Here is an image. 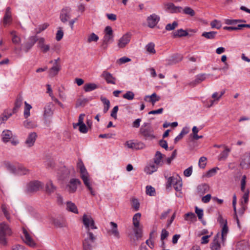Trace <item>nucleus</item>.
Listing matches in <instances>:
<instances>
[{
  "label": "nucleus",
  "instance_id": "obj_4",
  "mask_svg": "<svg viewBox=\"0 0 250 250\" xmlns=\"http://www.w3.org/2000/svg\"><path fill=\"white\" fill-rule=\"evenodd\" d=\"M104 37L102 47L104 49H106L107 48L109 43L113 41V33L112 28L107 26L104 29Z\"/></svg>",
  "mask_w": 250,
  "mask_h": 250
},
{
  "label": "nucleus",
  "instance_id": "obj_12",
  "mask_svg": "<svg viewBox=\"0 0 250 250\" xmlns=\"http://www.w3.org/2000/svg\"><path fill=\"white\" fill-rule=\"evenodd\" d=\"M110 225L111 228L107 231V233L108 234L113 235L114 237L119 239L120 238V234L117 229V224L113 222H111Z\"/></svg>",
  "mask_w": 250,
  "mask_h": 250
},
{
  "label": "nucleus",
  "instance_id": "obj_59",
  "mask_svg": "<svg viewBox=\"0 0 250 250\" xmlns=\"http://www.w3.org/2000/svg\"><path fill=\"white\" fill-rule=\"evenodd\" d=\"M63 36V32L62 29V28L61 27H59L58 28V30L57 31L56 36V39L58 41H60L62 40Z\"/></svg>",
  "mask_w": 250,
  "mask_h": 250
},
{
  "label": "nucleus",
  "instance_id": "obj_25",
  "mask_svg": "<svg viewBox=\"0 0 250 250\" xmlns=\"http://www.w3.org/2000/svg\"><path fill=\"white\" fill-rule=\"evenodd\" d=\"M12 21L11 9L7 7L3 19V23L4 25L9 23Z\"/></svg>",
  "mask_w": 250,
  "mask_h": 250
},
{
  "label": "nucleus",
  "instance_id": "obj_54",
  "mask_svg": "<svg viewBox=\"0 0 250 250\" xmlns=\"http://www.w3.org/2000/svg\"><path fill=\"white\" fill-rule=\"evenodd\" d=\"M49 26V24L47 23H43L42 25H39L38 28H36L35 29L36 34H39L41 32L44 31L45 29H46L48 26Z\"/></svg>",
  "mask_w": 250,
  "mask_h": 250
},
{
  "label": "nucleus",
  "instance_id": "obj_7",
  "mask_svg": "<svg viewBox=\"0 0 250 250\" xmlns=\"http://www.w3.org/2000/svg\"><path fill=\"white\" fill-rule=\"evenodd\" d=\"M71 9L68 7L63 8L60 13V19L62 22L65 23L71 17Z\"/></svg>",
  "mask_w": 250,
  "mask_h": 250
},
{
  "label": "nucleus",
  "instance_id": "obj_36",
  "mask_svg": "<svg viewBox=\"0 0 250 250\" xmlns=\"http://www.w3.org/2000/svg\"><path fill=\"white\" fill-rule=\"evenodd\" d=\"M216 34L217 32L215 31L204 32L202 33V36L207 39L211 40L215 38Z\"/></svg>",
  "mask_w": 250,
  "mask_h": 250
},
{
  "label": "nucleus",
  "instance_id": "obj_30",
  "mask_svg": "<svg viewBox=\"0 0 250 250\" xmlns=\"http://www.w3.org/2000/svg\"><path fill=\"white\" fill-rule=\"evenodd\" d=\"M159 166L156 164H152L146 166L145 168V171L148 174H151L153 172L156 171Z\"/></svg>",
  "mask_w": 250,
  "mask_h": 250
},
{
  "label": "nucleus",
  "instance_id": "obj_11",
  "mask_svg": "<svg viewBox=\"0 0 250 250\" xmlns=\"http://www.w3.org/2000/svg\"><path fill=\"white\" fill-rule=\"evenodd\" d=\"M160 21V17L155 14H153L147 18L148 26L150 28L154 27Z\"/></svg>",
  "mask_w": 250,
  "mask_h": 250
},
{
  "label": "nucleus",
  "instance_id": "obj_6",
  "mask_svg": "<svg viewBox=\"0 0 250 250\" xmlns=\"http://www.w3.org/2000/svg\"><path fill=\"white\" fill-rule=\"evenodd\" d=\"M37 41L38 37L37 36L30 37L28 40L23 44L22 50L25 53H27L32 48Z\"/></svg>",
  "mask_w": 250,
  "mask_h": 250
},
{
  "label": "nucleus",
  "instance_id": "obj_52",
  "mask_svg": "<svg viewBox=\"0 0 250 250\" xmlns=\"http://www.w3.org/2000/svg\"><path fill=\"white\" fill-rule=\"evenodd\" d=\"M230 150L227 147H225V149L220 154V159L224 160L227 158L229 155V153Z\"/></svg>",
  "mask_w": 250,
  "mask_h": 250
},
{
  "label": "nucleus",
  "instance_id": "obj_55",
  "mask_svg": "<svg viewBox=\"0 0 250 250\" xmlns=\"http://www.w3.org/2000/svg\"><path fill=\"white\" fill-rule=\"evenodd\" d=\"M210 25L212 28L220 29L221 27V22L216 20H214L210 23Z\"/></svg>",
  "mask_w": 250,
  "mask_h": 250
},
{
  "label": "nucleus",
  "instance_id": "obj_10",
  "mask_svg": "<svg viewBox=\"0 0 250 250\" xmlns=\"http://www.w3.org/2000/svg\"><path fill=\"white\" fill-rule=\"evenodd\" d=\"M81 181L78 179L73 178L70 179L67 187L68 188V191L70 193L75 192L77 189V186L81 184Z\"/></svg>",
  "mask_w": 250,
  "mask_h": 250
},
{
  "label": "nucleus",
  "instance_id": "obj_63",
  "mask_svg": "<svg viewBox=\"0 0 250 250\" xmlns=\"http://www.w3.org/2000/svg\"><path fill=\"white\" fill-rule=\"evenodd\" d=\"M219 168L218 167H214L210 170H209L207 173V176L208 177H210L213 176L217 172V170H218Z\"/></svg>",
  "mask_w": 250,
  "mask_h": 250
},
{
  "label": "nucleus",
  "instance_id": "obj_53",
  "mask_svg": "<svg viewBox=\"0 0 250 250\" xmlns=\"http://www.w3.org/2000/svg\"><path fill=\"white\" fill-rule=\"evenodd\" d=\"M178 22L174 21L172 23H168L166 26V30L167 31H171L174 30L176 27L178 26Z\"/></svg>",
  "mask_w": 250,
  "mask_h": 250
},
{
  "label": "nucleus",
  "instance_id": "obj_40",
  "mask_svg": "<svg viewBox=\"0 0 250 250\" xmlns=\"http://www.w3.org/2000/svg\"><path fill=\"white\" fill-rule=\"evenodd\" d=\"M173 186L176 191H180L181 190L182 183L181 178L179 176L177 178V181L175 182Z\"/></svg>",
  "mask_w": 250,
  "mask_h": 250
},
{
  "label": "nucleus",
  "instance_id": "obj_42",
  "mask_svg": "<svg viewBox=\"0 0 250 250\" xmlns=\"http://www.w3.org/2000/svg\"><path fill=\"white\" fill-rule=\"evenodd\" d=\"M246 21L243 20H230V19H226L225 20V22L226 24L228 25H235L239 22H245Z\"/></svg>",
  "mask_w": 250,
  "mask_h": 250
},
{
  "label": "nucleus",
  "instance_id": "obj_50",
  "mask_svg": "<svg viewBox=\"0 0 250 250\" xmlns=\"http://www.w3.org/2000/svg\"><path fill=\"white\" fill-rule=\"evenodd\" d=\"M183 57L180 54H175L171 57V63H176L182 60Z\"/></svg>",
  "mask_w": 250,
  "mask_h": 250
},
{
  "label": "nucleus",
  "instance_id": "obj_57",
  "mask_svg": "<svg viewBox=\"0 0 250 250\" xmlns=\"http://www.w3.org/2000/svg\"><path fill=\"white\" fill-rule=\"evenodd\" d=\"M99 40V37L95 33H92L89 35L87 39V42H97Z\"/></svg>",
  "mask_w": 250,
  "mask_h": 250
},
{
  "label": "nucleus",
  "instance_id": "obj_9",
  "mask_svg": "<svg viewBox=\"0 0 250 250\" xmlns=\"http://www.w3.org/2000/svg\"><path fill=\"white\" fill-rule=\"evenodd\" d=\"M54 109V105L52 103H49L45 106L43 117L45 120L53 116Z\"/></svg>",
  "mask_w": 250,
  "mask_h": 250
},
{
  "label": "nucleus",
  "instance_id": "obj_31",
  "mask_svg": "<svg viewBox=\"0 0 250 250\" xmlns=\"http://www.w3.org/2000/svg\"><path fill=\"white\" fill-rule=\"evenodd\" d=\"M55 190L56 187L53 185L51 181H49L46 183L45 186V191L47 194H50L52 193H53Z\"/></svg>",
  "mask_w": 250,
  "mask_h": 250
},
{
  "label": "nucleus",
  "instance_id": "obj_51",
  "mask_svg": "<svg viewBox=\"0 0 250 250\" xmlns=\"http://www.w3.org/2000/svg\"><path fill=\"white\" fill-rule=\"evenodd\" d=\"M28 169H26L25 167L20 166L17 169V173L16 174H20V175H25L28 172Z\"/></svg>",
  "mask_w": 250,
  "mask_h": 250
},
{
  "label": "nucleus",
  "instance_id": "obj_23",
  "mask_svg": "<svg viewBox=\"0 0 250 250\" xmlns=\"http://www.w3.org/2000/svg\"><path fill=\"white\" fill-rule=\"evenodd\" d=\"M23 233L24 236V241L25 243L30 247H34L35 246V243L33 240L32 238L28 233L27 231L25 229H23Z\"/></svg>",
  "mask_w": 250,
  "mask_h": 250
},
{
  "label": "nucleus",
  "instance_id": "obj_13",
  "mask_svg": "<svg viewBox=\"0 0 250 250\" xmlns=\"http://www.w3.org/2000/svg\"><path fill=\"white\" fill-rule=\"evenodd\" d=\"M220 234L218 233L214 237L213 241L210 243L211 250H218L221 248V244L219 242Z\"/></svg>",
  "mask_w": 250,
  "mask_h": 250
},
{
  "label": "nucleus",
  "instance_id": "obj_48",
  "mask_svg": "<svg viewBox=\"0 0 250 250\" xmlns=\"http://www.w3.org/2000/svg\"><path fill=\"white\" fill-rule=\"evenodd\" d=\"M123 97L128 100H132L134 98V94L131 91H128L123 95Z\"/></svg>",
  "mask_w": 250,
  "mask_h": 250
},
{
  "label": "nucleus",
  "instance_id": "obj_34",
  "mask_svg": "<svg viewBox=\"0 0 250 250\" xmlns=\"http://www.w3.org/2000/svg\"><path fill=\"white\" fill-rule=\"evenodd\" d=\"M173 36L174 38L176 37H185L188 35V33L187 31L184 30L182 29H180L179 30H177L174 32H173Z\"/></svg>",
  "mask_w": 250,
  "mask_h": 250
},
{
  "label": "nucleus",
  "instance_id": "obj_22",
  "mask_svg": "<svg viewBox=\"0 0 250 250\" xmlns=\"http://www.w3.org/2000/svg\"><path fill=\"white\" fill-rule=\"evenodd\" d=\"M102 76L105 80L107 83L113 84L116 83V78L110 73L104 71L102 74Z\"/></svg>",
  "mask_w": 250,
  "mask_h": 250
},
{
  "label": "nucleus",
  "instance_id": "obj_26",
  "mask_svg": "<svg viewBox=\"0 0 250 250\" xmlns=\"http://www.w3.org/2000/svg\"><path fill=\"white\" fill-rule=\"evenodd\" d=\"M209 190V187L207 184L199 185L197 188V191L198 194L202 195L207 192Z\"/></svg>",
  "mask_w": 250,
  "mask_h": 250
},
{
  "label": "nucleus",
  "instance_id": "obj_20",
  "mask_svg": "<svg viewBox=\"0 0 250 250\" xmlns=\"http://www.w3.org/2000/svg\"><path fill=\"white\" fill-rule=\"evenodd\" d=\"M83 181V182L86 187L87 188L88 190L90 191L91 194L93 196L95 195V191L93 190L90 182L89 181V179L88 177V175H86V176H83L81 178Z\"/></svg>",
  "mask_w": 250,
  "mask_h": 250
},
{
  "label": "nucleus",
  "instance_id": "obj_29",
  "mask_svg": "<svg viewBox=\"0 0 250 250\" xmlns=\"http://www.w3.org/2000/svg\"><path fill=\"white\" fill-rule=\"evenodd\" d=\"M22 97L21 95H19L15 102V105L13 109V113H16L19 109L21 107L22 104Z\"/></svg>",
  "mask_w": 250,
  "mask_h": 250
},
{
  "label": "nucleus",
  "instance_id": "obj_60",
  "mask_svg": "<svg viewBox=\"0 0 250 250\" xmlns=\"http://www.w3.org/2000/svg\"><path fill=\"white\" fill-rule=\"evenodd\" d=\"M125 144L128 148L134 149H139L140 147L136 143H133L131 141H127Z\"/></svg>",
  "mask_w": 250,
  "mask_h": 250
},
{
  "label": "nucleus",
  "instance_id": "obj_41",
  "mask_svg": "<svg viewBox=\"0 0 250 250\" xmlns=\"http://www.w3.org/2000/svg\"><path fill=\"white\" fill-rule=\"evenodd\" d=\"M178 176L177 175L176 177L174 176H170L168 178H167V181L166 184V188H168L171 187V185H173V183H174L175 182L177 181V178Z\"/></svg>",
  "mask_w": 250,
  "mask_h": 250
},
{
  "label": "nucleus",
  "instance_id": "obj_28",
  "mask_svg": "<svg viewBox=\"0 0 250 250\" xmlns=\"http://www.w3.org/2000/svg\"><path fill=\"white\" fill-rule=\"evenodd\" d=\"M1 136L3 142L7 143L12 138L13 134L10 130H5L2 131Z\"/></svg>",
  "mask_w": 250,
  "mask_h": 250
},
{
  "label": "nucleus",
  "instance_id": "obj_43",
  "mask_svg": "<svg viewBox=\"0 0 250 250\" xmlns=\"http://www.w3.org/2000/svg\"><path fill=\"white\" fill-rule=\"evenodd\" d=\"M12 115V113H8L4 112L0 116V125L4 123L7 119L10 118Z\"/></svg>",
  "mask_w": 250,
  "mask_h": 250
},
{
  "label": "nucleus",
  "instance_id": "obj_8",
  "mask_svg": "<svg viewBox=\"0 0 250 250\" xmlns=\"http://www.w3.org/2000/svg\"><path fill=\"white\" fill-rule=\"evenodd\" d=\"M240 165L242 168L244 169L250 167V152H246L242 156Z\"/></svg>",
  "mask_w": 250,
  "mask_h": 250
},
{
  "label": "nucleus",
  "instance_id": "obj_3",
  "mask_svg": "<svg viewBox=\"0 0 250 250\" xmlns=\"http://www.w3.org/2000/svg\"><path fill=\"white\" fill-rule=\"evenodd\" d=\"M12 233L9 226L6 223L2 222L0 224V244L5 246L7 244V236H10Z\"/></svg>",
  "mask_w": 250,
  "mask_h": 250
},
{
  "label": "nucleus",
  "instance_id": "obj_58",
  "mask_svg": "<svg viewBox=\"0 0 250 250\" xmlns=\"http://www.w3.org/2000/svg\"><path fill=\"white\" fill-rule=\"evenodd\" d=\"M132 207L135 211L139 210L140 208V203L137 199H133L131 202Z\"/></svg>",
  "mask_w": 250,
  "mask_h": 250
},
{
  "label": "nucleus",
  "instance_id": "obj_61",
  "mask_svg": "<svg viewBox=\"0 0 250 250\" xmlns=\"http://www.w3.org/2000/svg\"><path fill=\"white\" fill-rule=\"evenodd\" d=\"M23 125L26 128H34L36 126V124L32 121L26 120L23 122Z\"/></svg>",
  "mask_w": 250,
  "mask_h": 250
},
{
  "label": "nucleus",
  "instance_id": "obj_39",
  "mask_svg": "<svg viewBox=\"0 0 250 250\" xmlns=\"http://www.w3.org/2000/svg\"><path fill=\"white\" fill-rule=\"evenodd\" d=\"M60 69V65H54L49 70V75L51 77H54L58 74Z\"/></svg>",
  "mask_w": 250,
  "mask_h": 250
},
{
  "label": "nucleus",
  "instance_id": "obj_45",
  "mask_svg": "<svg viewBox=\"0 0 250 250\" xmlns=\"http://www.w3.org/2000/svg\"><path fill=\"white\" fill-rule=\"evenodd\" d=\"M155 189L151 186H147L146 187V194L149 196H155Z\"/></svg>",
  "mask_w": 250,
  "mask_h": 250
},
{
  "label": "nucleus",
  "instance_id": "obj_1",
  "mask_svg": "<svg viewBox=\"0 0 250 250\" xmlns=\"http://www.w3.org/2000/svg\"><path fill=\"white\" fill-rule=\"evenodd\" d=\"M83 221L84 225L87 229V237L85 238L83 242V250H92L91 243L95 242L96 237L90 231L89 229L90 228L91 229H96L97 227L95 225L94 220L90 216L84 214Z\"/></svg>",
  "mask_w": 250,
  "mask_h": 250
},
{
  "label": "nucleus",
  "instance_id": "obj_27",
  "mask_svg": "<svg viewBox=\"0 0 250 250\" xmlns=\"http://www.w3.org/2000/svg\"><path fill=\"white\" fill-rule=\"evenodd\" d=\"M206 79V75L205 74H201L196 76L194 81L190 83L189 85L194 86L197 84L200 83Z\"/></svg>",
  "mask_w": 250,
  "mask_h": 250
},
{
  "label": "nucleus",
  "instance_id": "obj_24",
  "mask_svg": "<svg viewBox=\"0 0 250 250\" xmlns=\"http://www.w3.org/2000/svg\"><path fill=\"white\" fill-rule=\"evenodd\" d=\"M167 10L171 13H180L182 11V7L180 6H176L172 3H168L166 4Z\"/></svg>",
  "mask_w": 250,
  "mask_h": 250
},
{
  "label": "nucleus",
  "instance_id": "obj_33",
  "mask_svg": "<svg viewBox=\"0 0 250 250\" xmlns=\"http://www.w3.org/2000/svg\"><path fill=\"white\" fill-rule=\"evenodd\" d=\"M4 166L11 173L16 174L17 173V168L16 167L9 162H4Z\"/></svg>",
  "mask_w": 250,
  "mask_h": 250
},
{
  "label": "nucleus",
  "instance_id": "obj_37",
  "mask_svg": "<svg viewBox=\"0 0 250 250\" xmlns=\"http://www.w3.org/2000/svg\"><path fill=\"white\" fill-rule=\"evenodd\" d=\"M141 216L140 213H136L133 217V224L135 228L139 227L140 220Z\"/></svg>",
  "mask_w": 250,
  "mask_h": 250
},
{
  "label": "nucleus",
  "instance_id": "obj_47",
  "mask_svg": "<svg viewBox=\"0 0 250 250\" xmlns=\"http://www.w3.org/2000/svg\"><path fill=\"white\" fill-rule=\"evenodd\" d=\"M88 101L89 100L86 98L78 99L76 104V107H78L80 106H84Z\"/></svg>",
  "mask_w": 250,
  "mask_h": 250
},
{
  "label": "nucleus",
  "instance_id": "obj_2",
  "mask_svg": "<svg viewBox=\"0 0 250 250\" xmlns=\"http://www.w3.org/2000/svg\"><path fill=\"white\" fill-rule=\"evenodd\" d=\"M139 133L146 140H152L156 138L154 129L149 123H144L140 129Z\"/></svg>",
  "mask_w": 250,
  "mask_h": 250
},
{
  "label": "nucleus",
  "instance_id": "obj_62",
  "mask_svg": "<svg viewBox=\"0 0 250 250\" xmlns=\"http://www.w3.org/2000/svg\"><path fill=\"white\" fill-rule=\"evenodd\" d=\"M195 213L197 214V216L200 220H202L203 217V210L201 208H199L197 207H195Z\"/></svg>",
  "mask_w": 250,
  "mask_h": 250
},
{
  "label": "nucleus",
  "instance_id": "obj_16",
  "mask_svg": "<svg viewBox=\"0 0 250 250\" xmlns=\"http://www.w3.org/2000/svg\"><path fill=\"white\" fill-rule=\"evenodd\" d=\"M54 225L57 228H62L66 226L65 219L62 217L54 218L52 220Z\"/></svg>",
  "mask_w": 250,
  "mask_h": 250
},
{
  "label": "nucleus",
  "instance_id": "obj_17",
  "mask_svg": "<svg viewBox=\"0 0 250 250\" xmlns=\"http://www.w3.org/2000/svg\"><path fill=\"white\" fill-rule=\"evenodd\" d=\"M160 100V97L158 96L156 93H153L151 95H146L144 98V100L146 102L151 103L153 105Z\"/></svg>",
  "mask_w": 250,
  "mask_h": 250
},
{
  "label": "nucleus",
  "instance_id": "obj_14",
  "mask_svg": "<svg viewBox=\"0 0 250 250\" xmlns=\"http://www.w3.org/2000/svg\"><path fill=\"white\" fill-rule=\"evenodd\" d=\"M130 40V35L127 33L125 34L118 41V45L120 48H124Z\"/></svg>",
  "mask_w": 250,
  "mask_h": 250
},
{
  "label": "nucleus",
  "instance_id": "obj_46",
  "mask_svg": "<svg viewBox=\"0 0 250 250\" xmlns=\"http://www.w3.org/2000/svg\"><path fill=\"white\" fill-rule=\"evenodd\" d=\"M154 44L152 42H150L146 45V49L147 52L151 54H155L156 51L154 49Z\"/></svg>",
  "mask_w": 250,
  "mask_h": 250
},
{
  "label": "nucleus",
  "instance_id": "obj_18",
  "mask_svg": "<svg viewBox=\"0 0 250 250\" xmlns=\"http://www.w3.org/2000/svg\"><path fill=\"white\" fill-rule=\"evenodd\" d=\"M164 155L162 154L160 151H157L153 158L154 163L159 167H162L164 164L163 160Z\"/></svg>",
  "mask_w": 250,
  "mask_h": 250
},
{
  "label": "nucleus",
  "instance_id": "obj_32",
  "mask_svg": "<svg viewBox=\"0 0 250 250\" xmlns=\"http://www.w3.org/2000/svg\"><path fill=\"white\" fill-rule=\"evenodd\" d=\"M98 87V85L94 83H88L84 84L83 89L85 92L93 91Z\"/></svg>",
  "mask_w": 250,
  "mask_h": 250
},
{
  "label": "nucleus",
  "instance_id": "obj_35",
  "mask_svg": "<svg viewBox=\"0 0 250 250\" xmlns=\"http://www.w3.org/2000/svg\"><path fill=\"white\" fill-rule=\"evenodd\" d=\"M189 131L188 128L187 127H184L183 128L180 134L175 138L174 143H177L179 140H180L183 136L188 134Z\"/></svg>",
  "mask_w": 250,
  "mask_h": 250
},
{
  "label": "nucleus",
  "instance_id": "obj_49",
  "mask_svg": "<svg viewBox=\"0 0 250 250\" xmlns=\"http://www.w3.org/2000/svg\"><path fill=\"white\" fill-rule=\"evenodd\" d=\"M207 159L206 157H201L199 160L198 165L200 168H204L207 164Z\"/></svg>",
  "mask_w": 250,
  "mask_h": 250
},
{
  "label": "nucleus",
  "instance_id": "obj_19",
  "mask_svg": "<svg viewBox=\"0 0 250 250\" xmlns=\"http://www.w3.org/2000/svg\"><path fill=\"white\" fill-rule=\"evenodd\" d=\"M37 134L35 132H32L30 133L27 139L25 141V144L28 146L31 147L33 146L37 138Z\"/></svg>",
  "mask_w": 250,
  "mask_h": 250
},
{
  "label": "nucleus",
  "instance_id": "obj_15",
  "mask_svg": "<svg viewBox=\"0 0 250 250\" xmlns=\"http://www.w3.org/2000/svg\"><path fill=\"white\" fill-rule=\"evenodd\" d=\"M38 47L40 48L43 53H46L50 49L49 44H45V39L43 38H38Z\"/></svg>",
  "mask_w": 250,
  "mask_h": 250
},
{
  "label": "nucleus",
  "instance_id": "obj_38",
  "mask_svg": "<svg viewBox=\"0 0 250 250\" xmlns=\"http://www.w3.org/2000/svg\"><path fill=\"white\" fill-rule=\"evenodd\" d=\"M67 209L75 213H78V210L76 206L71 202H67Z\"/></svg>",
  "mask_w": 250,
  "mask_h": 250
},
{
  "label": "nucleus",
  "instance_id": "obj_64",
  "mask_svg": "<svg viewBox=\"0 0 250 250\" xmlns=\"http://www.w3.org/2000/svg\"><path fill=\"white\" fill-rule=\"evenodd\" d=\"M12 250H26V249L22 245L17 244L12 247Z\"/></svg>",
  "mask_w": 250,
  "mask_h": 250
},
{
  "label": "nucleus",
  "instance_id": "obj_21",
  "mask_svg": "<svg viewBox=\"0 0 250 250\" xmlns=\"http://www.w3.org/2000/svg\"><path fill=\"white\" fill-rule=\"evenodd\" d=\"M236 250H250V245L245 240L238 242L236 246Z\"/></svg>",
  "mask_w": 250,
  "mask_h": 250
},
{
  "label": "nucleus",
  "instance_id": "obj_56",
  "mask_svg": "<svg viewBox=\"0 0 250 250\" xmlns=\"http://www.w3.org/2000/svg\"><path fill=\"white\" fill-rule=\"evenodd\" d=\"M183 12L185 14L189 15L190 16H194L195 14L194 11L189 7H186L184 9Z\"/></svg>",
  "mask_w": 250,
  "mask_h": 250
},
{
  "label": "nucleus",
  "instance_id": "obj_5",
  "mask_svg": "<svg viewBox=\"0 0 250 250\" xmlns=\"http://www.w3.org/2000/svg\"><path fill=\"white\" fill-rule=\"evenodd\" d=\"M43 185L39 181H33L29 183L27 185L26 191L33 193L42 189Z\"/></svg>",
  "mask_w": 250,
  "mask_h": 250
},
{
  "label": "nucleus",
  "instance_id": "obj_44",
  "mask_svg": "<svg viewBox=\"0 0 250 250\" xmlns=\"http://www.w3.org/2000/svg\"><path fill=\"white\" fill-rule=\"evenodd\" d=\"M185 219L186 220H190L191 221H195L196 217L193 212H188L185 215Z\"/></svg>",
  "mask_w": 250,
  "mask_h": 250
}]
</instances>
